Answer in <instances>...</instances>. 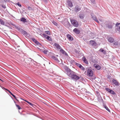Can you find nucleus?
Wrapping results in <instances>:
<instances>
[{
    "label": "nucleus",
    "mask_w": 120,
    "mask_h": 120,
    "mask_svg": "<svg viewBox=\"0 0 120 120\" xmlns=\"http://www.w3.org/2000/svg\"><path fill=\"white\" fill-rule=\"evenodd\" d=\"M66 69L67 71L66 73L67 75L69 76L71 78L72 76V75L74 73V72L71 70L70 69L68 68H66Z\"/></svg>",
    "instance_id": "nucleus-1"
},
{
    "label": "nucleus",
    "mask_w": 120,
    "mask_h": 120,
    "mask_svg": "<svg viewBox=\"0 0 120 120\" xmlns=\"http://www.w3.org/2000/svg\"><path fill=\"white\" fill-rule=\"evenodd\" d=\"M87 75L89 76L92 77L93 75V72L91 69H88L87 70Z\"/></svg>",
    "instance_id": "nucleus-2"
},
{
    "label": "nucleus",
    "mask_w": 120,
    "mask_h": 120,
    "mask_svg": "<svg viewBox=\"0 0 120 120\" xmlns=\"http://www.w3.org/2000/svg\"><path fill=\"white\" fill-rule=\"evenodd\" d=\"M71 23L75 27H77L78 26V23L76 20L72 19L71 20Z\"/></svg>",
    "instance_id": "nucleus-3"
},
{
    "label": "nucleus",
    "mask_w": 120,
    "mask_h": 120,
    "mask_svg": "<svg viewBox=\"0 0 120 120\" xmlns=\"http://www.w3.org/2000/svg\"><path fill=\"white\" fill-rule=\"evenodd\" d=\"M71 78L72 79H73L74 80H77L79 79V77L78 76L75 74L74 73L72 75Z\"/></svg>",
    "instance_id": "nucleus-4"
},
{
    "label": "nucleus",
    "mask_w": 120,
    "mask_h": 120,
    "mask_svg": "<svg viewBox=\"0 0 120 120\" xmlns=\"http://www.w3.org/2000/svg\"><path fill=\"white\" fill-rule=\"evenodd\" d=\"M115 24L112 22H110L108 24H107V26L109 29H112V27Z\"/></svg>",
    "instance_id": "nucleus-5"
},
{
    "label": "nucleus",
    "mask_w": 120,
    "mask_h": 120,
    "mask_svg": "<svg viewBox=\"0 0 120 120\" xmlns=\"http://www.w3.org/2000/svg\"><path fill=\"white\" fill-rule=\"evenodd\" d=\"M81 7L77 5L76 6L75 8V11L77 12L81 10Z\"/></svg>",
    "instance_id": "nucleus-6"
},
{
    "label": "nucleus",
    "mask_w": 120,
    "mask_h": 120,
    "mask_svg": "<svg viewBox=\"0 0 120 120\" xmlns=\"http://www.w3.org/2000/svg\"><path fill=\"white\" fill-rule=\"evenodd\" d=\"M54 46L58 49V50H60L61 49L60 45L57 43H55L54 45Z\"/></svg>",
    "instance_id": "nucleus-7"
},
{
    "label": "nucleus",
    "mask_w": 120,
    "mask_h": 120,
    "mask_svg": "<svg viewBox=\"0 0 120 120\" xmlns=\"http://www.w3.org/2000/svg\"><path fill=\"white\" fill-rule=\"evenodd\" d=\"M91 15L92 16V17L94 20L95 21L97 22H99L98 21L97 18L95 15H94L93 13H91Z\"/></svg>",
    "instance_id": "nucleus-8"
},
{
    "label": "nucleus",
    "mask_w": 120,
    "mask_h": 120,
    "mask_svg": "<svg viewBox=\"0 0 120 120\" xmlns=\"http://www.w3.org/2000/svg\"><path fill=\"white\" fill-rule=\"evenodd\" d=\"M60 51L61 53L65 56H68L67 53L62 48L60 50Z\"/></svg>",
    "instance_id": "nucleus-9"
},
{
    "label": "nucleus",
    "mask_w": 120,
    "mask_h": 120,
    "mask_svg": "<svg viewBox=\"0 0 120 120\" xmlns=\"http://www.w3.org/2000/svg\"><path fill=\"white\" fill-rule=\"evenodd\" d=\"M73 31L75 33L77 34H79L80 32V30L77 28H75L73 30Z\"/></svg>",
    "instance_id": "nucleus-10"
},
{
    "label": "nucleus",
    "mask_w": 120,
    "mask_h": 120,
    "mask_svg": "<svg viewBox=\"0 0 120 120\" xmlns=\"http://www.w3.org/2000/svg\"><path fill=\"white\" fill-rule=\"evenodd\" d=\"M112 82L116 86H118L119 85V83L118 82L114 79L112 80Z\"/></svg>",
    "instance_id": "nucleus-11"
},
{
    "label": "nucleus",
    "mask_w": 120,
    "mask_h": 120,
    "mask_svg": "<svg viewBox=\"0 0 120 120\" xmlns=\"http://www.w3.org/2000/svg\"><path fill=\"white\" fill-rule=\"evenodd\" d=\"M67 3L68 7H71L73 6V5L72 4V3L71 1H68L67 2Z\"/></svg>",
    "instance_id": "nucleus-12"
},
{
    "label": "nucleus",
    "mask_w": 120,
    "mask_h": 120,
    "mask_svg": "<svg viewBox=\"0 0 120 120\" xmlns=\"http://www.w3.org/2000/svg\"><path fill=\"white\" fill-rule=\"evenodd\" d=\"M67 37L69 40L72 41L73 40V38L70 34H68L67 35Z\"/></svg>",
    "instance_id": "nucleus-13"
},
{
    "label": "nucleus",
    "mask_w": 120,
    "mask_h": 120,
    "mask_svg": "<svg viewBox=\"0 0 120 120\" xmlns=\"http://www.w3.org/2000/svg\"><path fill=\"white\" fill-rule=\"evenodd\" d=\"M82 59L84 62L87 64H88V63L86 59V58L85 57H83L82 58Z\"/></svg>",
    "instance_id": "nucleus-14"
},
{
    "label": "nucleus",
    "mask_w": 120,
    "mask_h": 120,
    "mask_svg": "<svg viewBox=\"0 0 120 120\" xmlns=\"http://www.w3.org/2000/svg\"><path fill=\"white\" fill-rule=\"evenodd\" d=\"M94 66L97 69L99 70L101 68V67L98 64H94Z\"/></svg>",
    "instance_id": "nucleus-15"
},
{
    "label": "nucleus",
    "mask_w": 120,
    "mask_h": 120,
    "mask_svg": "<svg viewBox=\"0 0 120 120\" xmlns=\"http://www.w3.org/2000/svg\"><path fill=\"white\" fill-rule=\"evenodd\" d=\"M108 41L111 43L112 42L114 41V39L112 37H110L108 39Z\"/></svg>",
    "instance_id": "nucleus-16"
},
{
    "label": "nucleus",
    "mask_w": 120,
    "mask_h": 120,
    "mask_svg": "<svg viewBox=\"0 0 120 120\" xmlns=\"http://www.w3.org/2000/svg\"><path fill=\"white\" fill-rule=\"evenodd\" d=\"M90 42V43L92 45H96V43L93 40H91Z\"/></svg>",
    "instance_id": "nucleus-17"
},
{
    "label": "nucleus",
    "mask_w": 120,
    "mask_h": 120,
    "mask_svg": "<svg viewBox=\"0 0 120 120\" xmlns=\"http://www.w3.org/2000/svg\"><path fill=\"white\" fill-rule=\"evenodd\" d=\"M103 106L104 108H105L107 111L109 112H110V110L105 105H104Z\"/></svg>",
    "instance_id": "nucleus-18"
},
{
    "label": "nucleus",
    "mask_w": 120,
    "mask_h": 120,
    "mask_svg": "<svg viewBox=\"0 0 120 120\" xmlns=\"http://www.w3.org/2000/svg\"><path fill=\"white\" fill-rule=\"evenodd\" d=\"M21 21L23 22H26V19H25L24 18H22L21 19Z\"/></svg>",
    "instance_id": "nucleus-19"
},
{
    "label": "nucleus",
    "mask_w": 120,
    "mask_h": 120,
    "mask_svg": "<svg viewBox=\"0 0 120 120\" xmlns=\"http://www.w3.org/2000/svg\"><path fill=\"white\" fill-rule=\"evenodd\" d=\"M79 17L80 19H82L84 18V16L83 14H80L79 15Z\"/></svg>",
    "instance_id": "nucleus-20"
},
{
    "label": "nucleus",
    "mask_w": 120,
    "mask_h": 120,
    "mask_svg": "<svg viewBox=\"0 0 120 120\" xmlns=\"http://www.w3.org/2000/svg\"><path fill=\"white\" fill-rule=\"evenodd\" d=\"M0 22L2 25H4L5 24L4 22L1 19H0Z\"/></svg>",
    "instance_id": "nucleus-21"
},
{
    "label": "nucleus",
    "mask_w": 120,
    "mask_h": 120,
    "mask_svg": "<svg viewBox=\"0 0 120 120\" xmlns=\"http://www.w3.org/2000/svg\"><path fill=\"white\" fill-rule=\"evenodd\" d=\"M32 40L37 44L38 43V42L34 38H32Z\"/></svg>",
    "instance_id": "nucleus-22"
},
{
    "label": "nucleus",
    "mask_w": 120,
    "mask_h": 120,
    "mask_svg": "<svg viewBox=\"0 0 120 120\" xmlns=\"http://www.w3.org/2000/svg\"><path fill=\"white\" fill-rule=\"evenodd\" d=\"M47 39L48 40L50 41H52V39L49 36H48L47 37Z\"/></svg>",
    "instance_id": "nucleus-23"
},
{
    "label": "nucleus",
    "mask_w": 120,
    "mask_h": 120,
    "mask_svg": "<svg viewBox=\"0 0 120 120\" xmlns=\"http://www.w3.org/2000/svg\"><path fill=\"white\" fill-rule=\"evenodd\" d=\"M45 33L46 34L48 35H50V32L49 31H45Z\"/></svg>",
    "instance_id": "nucleus-24"
},
{
    "label": "nucleus",
    "mask_w": 120,
    "mask_h": 120,
    "mask_svg": "<svg viewBox=\"0 0 120 120\" xmlns=\"http://www.w3.org/2000/svg\"><path fill=\"white\" fill-rule=\"evenodd\" d=\"M110 93L113 95H114L115 94V92L112 90H111Z\"/></svg>",
    "instance_id": "nucleus-25"
},
{
    "label": "nucleus",
    "mask_w": 120,
    "mask_h": 120,
    "mask_svg": "<svg viewBox=\"0 0 120 120\" xmlns=\"http://www.w3.org/2000/svg\"><path fill=\"white\" fill-rule=\"evenodd\" d=\"M101 50V52H102L104 54H105L106 53V52L104 50L101 49L100 50Z\"/></svg>",
    "instance_id": "nucleus-26"
},
{
    "label": "nucleus",
    "mask_w": 120,
    "mask_h": 120,
    "mask_svg": "<svg viewBox=\"0 0 120 120\" xmlns=\"http://www.w3.org/2000/svg\"><path fill=\"white\" fill-rule=\"evenodd\" d=\"M105 90H107V91L109 93H110V91L111 90H110V89H109V88H106Z\"/></svg>",
    "instance_id": "nucleus-27"
},
{
    "label": "nucleus",
    "mask_w": 120,
    "mask_h": 120,
    "mask_svg": "<svg viewBox=\"0 0 120 120\" xmlns=\"http://www.w3.org/2000/svg\"><path fill=\"white\" fill-rule=\"evenodd\" d=\"M19 109H21V108L19 105L17 104L15 105Z\"/></svg>",
    "instance_id": "nucleus-28"
},
{
    "label": "nucleus",
    "mask_w": 120,
    "mask_h": 120,
    "mask_svg": "<svg viewBox=\"0 0 120 120\" xmlns=\"http://www.w3.org/2000/svg\"><path fill=\"white\" fill-rule=\"evenodd\" d=\"M0 6H1L4 8H6V6L4 5H0Z\"/></svg>",
    "instance_id": "nucleus-29"
},
{
    "label": "nucleus",
    "mask_w": 120,
    "mask_h": 120,
    "mask_svg": "<svg viewBox=\"0 0 120 120\" xmlns=\"http://www.w3.org/2000/svg\"><path fill=\"white\" fill-rule=\"evenodd\" d=\"M43 36L45 38H47V37L48 36V35H47L45 34H43Z\"/></svg>",
    "instance_id": "nucleus-30"
},
{
    "label": "nucleus",
    "mask_w": 120,
    "mask_h": 120,
    "mask_svg": "<svg viewBox=\"0 0 120 120\" xmlns=\"http://www.w3.org/2000/svg\"><path fill=\"white\" fill-rule=\"evenodd\" d=\"M16 4L19 7H21V4H20L19 3V2H18L17 3H16Z\"/></svg>",
    "instance_id": "nucleus-31"
},
{
    "label": "nucleus",
    "mask_w": 120,
    "mask_h": 120,
    "mask_svg": "<svg viewBox=\"0 0 120 120\" xmlns=\"http://www.w3.org/2000/svg\"><path fill=\"white\" fill-rule=\"evenodd\" d=\"M52 23L55 25L57 26V24L55 21H53Z\"/></svg>",
    "instance_id": "nucleus-32"
},
{
    "label": "nucleus",
    "mask_w": 120,
    "mask_h": 120,
    "mask_svg": "<svg viewBox=\"0 0 120 120\" xmlns=\"http://www.w3.org/2000/svg\"><path fill=\"white\" fill-rule=\"evenodd\" d=\"M76 64L77 66H78L79 67L81 65V64H79L78 63H77Z\"/></svg>",
    "instance_id": "nucleus-33"
},
{
    "label": "nucleus",
    "mask_w": 120,
    "mask_h": 120,
    "mask_svg": "<svg viewBox=\"0 0 120 120\" xmlns=\"http://www.w3.org/2000/svg\"><path fill=\"white\" fill-rule=\"evenodd\" d=\"M11 95L17 100V99L16 98L15 96L13 95L12 94H11Z\"/></svg>",
    "instance_id": "nucleus-34"
},
{
    "label": "nucleus",
    "mask_w": 120,
    "mask_h": 120,
    "mask_svg": "<svg viewBox=\"0 0 120 120\" xmlns=\"http://www.w3.org/2000/svg\"><path fill=\"white\" fill-rule=\"evenodd\" d=\"M120 24V23L117 22L116 24V26L119 25Z\"/></svg>",
    "instance_id": "nucleus-35"
},
{
    "label": "nucleus",
    "mask_w": 120,
    "mask_h": 120,
    "mask_svg": "<svg viewBox=\"0 0 120 120\" xmlns=\"http://www.w3.org/2000/svg\"><path fill=\"white\" fill-rule=\"evenodd\" d=\"M118 42L116 41V42H115L114 43V44L115 45H118Z\"/></svg>",
    "instance_id": "nucleus-36"
},
{
    "label": "nucleus",
    "mask_w": 120,
    "mask_h": 120,
    "mask_svg": "<svg viewBox=\"0 0 120 120\" xmlns=\"http://www.w3.org/2000/svg\"><path fill=\"white\" fill-rule=\"evenodd\" d=\"M96 92L97 95H98L99 96V95H100V94L98 92V91H96Z\"/></svg>",
    "instance_id": "nucleus-37"
},
{
    "label": "nucleus",
    "mask_w": 120,
    "mask_h": 120,
    "mask_svg": "<svg viewBox=\"0 0 120 120\" xmlns=\"http://www.w3.org/2000/svg\"><path fill=\"white\" fill-rule=\"evenodd\" d=\"M82 70H84L85 69V68H84L83 66L81 68Z\"/></svg>",
    "instance_id": "nucleus-38"
},
{
    "label": "nucleus",
    "mask_w": 120,
    "mask_h": 120,
    "mask_svg": "<svg viewBox=\"0 0 120 120\" xmlns=\"http://www.w3.org/2000/svg\"><path fill=\"white\" fill-rule=\"evenodd\" d=\"M28 9L29 10H30L31 9V7H28Z\"/></svg>",
    "instance_id": "nucleus-39"
},
{
    "label": "nucleus",
    "mask_w": 120,
    "mask_h": 120,
    "mask_svg": "<svg viewBox=\"0 0 120 120\" xmlns=\"http://www.w3.org/2000/svg\"><path fill=\"white\" fill-rule=\"evenodd\" d=\"M47 51H44V52L45 54H47Z\"/></svg>",
    "instance_id": "nucleus-40"
},
{
    "label": "nucleus",
    "mask_w": 120,
    "mask_h": 120,
    "mask_svg": "<svg viewBox=\"0 0 120 120\" xmlns=\"http://www.w3.org/2000/svg\"><path fill=\"white\" fill-rule=\"evenodd\" d=\"M117 30L119 32H120V27H119V28L117 29Z\"/></svg>",
    "instance_id": "nucleus-41"
},
{
    "label": "nucleus",
    "mask_w": 120,
    "mask_h": 120,
    "mask_svg": "<svg viewBox=\"0 0 120 120\" xmlns=\"http://www.w3.org/2000/svg\"><path fill=\"white\" fill-rule=\"evenodd\" d=\"M82 66L81 65L79 67L80 69L82 68Z\"/></svg>",
    "instance_id": "nucleus-42"
},
{
    "label": "nucleus",
    "mask_w": 120,
    "mask_h": 120,
    "mask_svg": "<svg viewBox=\"0 0 120 120\" xmlns=\"http://www.w3.org/2000/svg\"><path fill=\"white\" fill-rule=\"evenodd\" d=\"M82 66L81 65L79 67L80 69L82 68Z\"/></svg>",
    "instance_id": "nucleus-43"
},
{
    "label": "nucleus",
    "mask_w": 120,
    "mask_h": 120,
    "mask_svg": "<svg viewBox=\"0 0 120 120\" xmlns=\"http://www.w3.org/2000/svg\"><path fill=\"white\" fill-rule=\"evenodd\" d=\"M29 104L31 106H32L33 105L30 102L29 103Z\"/></svg>",
    "instance_id": "nucleus-44"
},
{
    "label": "nucleus",
    "mask_w": 120,
    "mask_h": 120,
    "mask_svg": "<svg viewBox=\"0 0 120 120\" xmlns=\"http://www.w3.org/2000/svg\"><path fill=\"white\" fill-rule=\"evenodd\" d=\"M2 88L3 89H4L5 90H6V89L4 87H2Z\"/></svg>",
    "instance_id": "nucleus-45"
},
{
    "label": "nucleus",
    "mask_w": 120,
    "mask_h": 120,
    "mask_svg": "<svg viewBox=\"0 0 120 120\" xmlns=\"http://www.w3.org/2000/svg\"><path fill=\"white\" fill-rule=\"evenodd\" d=\"M6 90H7L9 92V91H10L9 90H8L7 89H6Z\"/></svg>",
    "instance_id": "nucleus-46"
},
{
    "label": "nucleus",
    "mask_w": 120,
    "mask_h": 120,
    "mask_svg": "<svg viewBox=\"0 0 120 120\" xmlns=\"http://www.w3.org/2000/svg\"><path fill=\"white\" fill-rule=\"evenodd\" d=\"M6 90H7L9 92V91H10L9 90H8L7 89H6Z\"/></svg>",
    "instance_id": "nucleus-47"
},
{
    "label": "nucleus",
    "mask_w": 120,
    "mask_h": 120,
    "mask_svg": "<svg viewBox=\"0 0 120 120\" xmlns=\"http://www.w3.org/2000/svg\"><path fill=\"white\" fill-rule=\"evenodd\" d=\"M9 92V93L11 95L12 94V93L10 91Z\"/></svg>",
    "instance_id": "nucleus-48"
},
{
    "label": "nucleus",
    "mask_w": 120,
    "mask_h": 120,
    "mask_svg": "<svg viewBox=\"0 0 120 120\" xmlns=\"http://www.w3.org/2000/svg\"><path fill=\"white\" fill-rule=\"evenodd\" d=\"M29 104V103H30V102L28 101H26Z\"/></svg>",
    "instance_id": "nucleus-49"
},
{
    "label": "nucleus",
    "mask_w": 120,
    "mask_h": 120,
    "mask_svg": "<svg viewBox=\"0 0 120 120\" xmlns=\"http://www.w3.org/2000/svg\"><path fill=\"white\" fill-rule=\"evenodd\" d=\"M74 62V60H73L72 61V62Z\"/></svg>",
    "instance_id": "nucleus-50"
},
{
    "label": "nucleus",
    "mask_w": 120,
    "mask_h": 120,
    "mask_svg": "<svg viewBox=\"0 0 120 120\" xmlns=\"http://www.w3.org/2000/svg\"><path fill=\"white\" fill-rule=\"evenodd\" d=\"M26 33H27L26 32H25V34H26Z\"/></svg>",
    "instance_id": "nucleus-51"
},
{
    "label": "nucleus",
    "mask_w": 120,
    "mask_h": 120,
    "mask_svg": "<svg viewBox=\"0 0 120 120\" xmlns=\"http://www.w3.org/2000/svg\"><path fill=\"white\" fill-rule=\"evenodd\" d=\"M67 24L68 23V22H67Z\"/></svg>",
    "instance_id": "nucleus-52"
},
{
    "label": "nucleus",
    "mask_w": 120,
    "mask_h": 120,
    "mask_svg": "<svg viewBox=\"0 0 120 120\" xmlns=\"http://www.w3.org/2000/svg\"><path fill=\"white\" fill-rule=\"evenodd\" d=\"M111 77V76H109V77H108L109 78L110 77Z\"/></svg>",
    "instance_id": "nucleus-53"
}]
</instances>
